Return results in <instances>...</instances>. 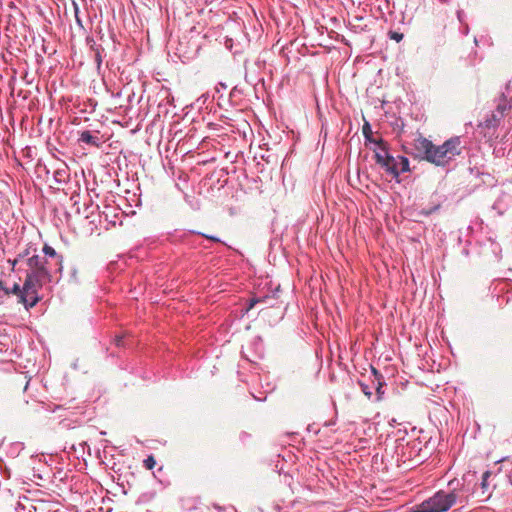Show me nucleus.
Here are the masks:
<instances>
[{"instance_id": "473e14b6", "label": "nucleus", "mask_w": 512, "mask_h": 512, "mask_svg": "<svg viewBox=\"0 0 512 512\" xmlns=\"http://www.w3.org/2000/svg\"><path fill=\"white\" fill-rule=\"evenodd\" d=\"M214 507H215L216 509H218V510H221V507H220V506H218V505H215Z\"/></svg>"}, {"instance_id": "9d476101", "label": "nucleus", "mask_w": 512, "mask_h": 512, "mask_svg": "<svg viewBox=\"0 0 512 512\" xmlns=\"http://www.w3.org/2000/svg\"><path fill=\"white\" fill-rule=\"evenodd\" d=\"M79 141L93 147H100V145L103 143L101 138L98 136V132L93 133L89 130H85L81 132Z\"/></svg>"}, {"instance_id": "7ed1b4c3", "label": "nucleus", "mask_w": 512, "mask_h": 512, "mask_svg": "<svg viewBox=\"0 0 512 512\" xmlns=\"http://www.w3.org/2000/svg\"><path fill=\"white\" fill-rule=\"evenodd\" d=\"M458 500V494L455 490L446 492L440 490L432 497L423 501L418 507L421 512H445L449 510Z\"/></svg>"}, {"instance_id": "1a4fd4ad", "label": "nucleus", "mask_w": 512, "mask_h": 512, "mask_svg": "<svg viewBox=\"0 0 512 512\" xmlns=\"http://www.w3.org/2000/svg\"><path fill=\"white\" fill-rule=\"evenodd\" d=\"M512 206V196L502 192L492 205V209L497 215H503Z\"/></svg>"}, {"instance_id": "a211bd4d", "label": "nucleus", "mask_w": 512, "mask_h": 512, "mask_svg": "<svg viewBox=\"0 0 512 512\" xmlns=\"http://www.w3.org/2000/svg\"><path fill=\"white\" fill-rule=\"evenodd\" d=\"M358 384L361 388V391L370 399L372 396V388L370 385L364 383L363 381L359 380Z\"/></svg>"}, {"instance_id": "5701e85b", "label": "nucleus", "mask_w": 512, "mask_h": 512, "mask_svg": "<svg viewBox=\"0 0 512 512\" xmlns=\"http://www.w3.org/2000/svg\"><path fill=\"white\" fill-rule=\"evenodd\" d=\"M155 464H156V461H155V459H154V457H153V456H148V457L144 460V466H145L147 469H149V470L153 469V468H154V466H155Z\"/></svg>"}, {"instance_id": "dca6fc26", "label": "nucleus", "mask_w": 512, "mask_h": 512, "mask_svg": "<svg viewBox=\"0 0 512 512\" xmlns=\"http://www.w3.org/2000/svg\"><path fill=\"white\" fill-rule=\"evenodd\" d=\"M53 177L57 183H59V184L65 183L67 180V177H68L67 170L66 169H57L54 172Z\"/></svg>"}, {"instance_id": "6ab92c4d", "label": "nucleus", "mask_w": 512, "mask_h": 512, "mask_svg": "<svg viewBox=\"0 0 512 512\" xmlns=\"http://www.w3.org/2000/svg\"><path fill=\"white\" fill-rule=\"evenodd\" d=\"M29 506L25 505L24 503H17V506L15 507V512H32V509H35L34 506L29 503Z\"/></svg>"}, {"instance_id": "ddd939ff", "label": "nucleus", "mask_w": 512, "mask_h": 512, "mask_svg": "<svg viewBox=\"0 0 512 512\" xmlns=\"http://www.w3.org/2000/svg\"><path fill=\"white\" fill-rule=\"evenodd\" d=\"M42 251L44 253V256L42 258H44L45 260H52L55 262L56 265H59V256L61 255L58 254L53 247L45 244Z\"/></svg>"}, {"instance_id": "4be33fe9", "label": "nucleus", "mask_w": 512, "mask_h": 512, "mask_svg": "<svg viewBox=\"0 0 512 512\" xmlns=\"http://www.w3.org/2000/svg\"><path fill=\"white\" fill-rule=\"evenodd\" d=\"M23 290H24V286L22 288H20L19 284L15 283L12 290L10 291V293L17 294L21 298V301L23 302V304L26 306V303L23 298V293H22Z\"/></svg>"}, {"instance_id": "c85d7f7f", "label": "nucleus", "mask_w": 512, "mask_h": 512, "mask_svg": "<svg viewBox=\"0 0 512 512\" xmlns=\"http://www.w3.org/2000/svg\"><path fill=\"white\" fill-rule=\"evenodd\" d=\"M462 15H463V11H458V12H457V16H458V19H459V21H460V22H462V21H463V19H462Z\"/></svg>"}, {"instance_id": "9b49d317", "label": "nucleus", "mask_w": 512, "mask_h": 512, "mask_svg": "<svg viewBox=\"0 0 512 512\" xmlns=\"http://www.w3.org/2000/svg\"><path fill=\"white\" fill-rule=\"evenodd\" d=\"M415 148L419 152L421 157L426 160L429 153H431L433 143L430 140L422 136H419L417 139H415Z\"/></svg>"}, {"instance_id": "bb28decb", "label": "nucleus", "mask_w": 512, "mask_h": 512, "mask_svg": "<svg viewBox=\"0 0 512 512\" xmlns=\"http://www.w3.org/2000/svg\"><path fill=\"white\" fill-rule=\"evenodd\" d=\"M438 208H439V205H437V206H435V207L431 208V209H430V210H428V211H425V212H424V214H425V215H430V214H431V213H433L434 211L438 210Z\"/></svg>"}, {"instance_id": "a878e982", "label": "nucleus", "mask_w": 512, "mask_h": 512, "mask_svg": "<svg viewBox=\"0 0 512 512\" xmlns=\"http://www.w3.org/2000/svg\"><path fill=\"white\" fill-rule=\"evenodd\" d=\"M114 342H115V345L116 346H121L122 345V342H123V337L122 336H116L115 339H114Z\"/></svg>"}, {"instance_id": "2f4dec72", "label": "nucleus", "mask_w": 512, "mask_h": 512, "mask_svg": "<svg viewBox=\"0 0 512 512\" xmlns=\"http://www.w3.org/2000/svg\"><path fill=\"white\" fill-rule=\"evenodd\" d=\"M411 512H421L420 508L417 506L413 511Z\"/></svg>"}, {"instance_id": "0eeeda50", "label": "nucleus", "mask_w": 512, "mask_h": 512, "mask_svg": "<svg viewBox=\"0 0 512 512\" xmlns=\"http://www.w3.org/2000/svg\"><path fill=\"white\" fill-rule=\"evenodd\" d=\"M86 43L93 53V58L96 63L97 70L100 71L104 57L106 56L105 49L101 44H97L92 37L86 38Z\"/></svg>"}, {"instance_id": "7c9ffc66", "label": "nucleus", "mask_w": 512, "mask_h": 512, "mask_svg": "<svg viewBox=\"0 0 512 512\" xmlns=\"http://www.w3.org/2000/svg\"><path fill=\"white\" fill-rule=\"evenodd\" d=\"M508 478H509L510 484L512 485V468H511V471L509 472Z\"/></svg>"}, {"instance_id": "4468645a", "label": "nucleus", "mask_w": 512, "mask_h": 512, "mask_svg": "<svg viewBox=\"0 0 512 512\" xmlns=\"http://www.w3.org/2000/svg\"><path fill=\"white\" fill-rule=\"evenodd\" d=\"M362 133H363V136L365 138V141L366 143H372V144H375L377 146V142L381 139H375L373 138V133H372V130H371V126L368 122H366L363 127H362Z\"/></svg>"}, {"instance_id": "f257e3e1", "label": "nucleus", "mask_w": 512, "mask_h": 512, "mask_svg": "<svg viewBox=\"0 0 512 512\" xmlns=\"http://www.w3.org/2000/svg\"><path fill=\"white\" fill-rule=\"evenodd\" d=\"M63 270V257L59 256V266L52 260L40 259L39 266L34 272H29L24 281L23 298L26 308H32L40 300L38 289L44 284L51 282L57 274L61 275Z\"/></svg>"}, {"instance_id": "c756f323", "label": "nucleus", "mask_w": 512, "mask_h": 512, "mask_svg": "<svg viewBox=\"0 0 512 512\" xmlns=\"http://www.w3.org/2000/svg\"><path fill=\"white\" fill-rule=\"evenodd\" d=\"M351 27H352V29H353L354 31H357V30H358V28H359L360 30H363V29H364L363 27L356 26V25H352V24H351Z\"/></svg>"}, {"instance_id": "20e7f679", "label": "nucleus", "mask_w": 512, "mask_h": 512, "mask_svg": "<svg viewBox=\"0 0 512 512\" xmlns=\"http://www.w3.org/2000/svg\"><path fill=\"white\" fill-rule=\"evenodd\" d=\"M373 151L376 164L392 179L399 182V171L397 170L398 157L395 158L389 153L387 143L383 139H380L377 142V148H374Z\"/></svg>"}, {"instance_id": "39448f33", "label": "nucleus", "mask_w": 512, "mask_h": 512, "mask_svg": "<svg viewBox=\"0 0 512 512\" xmlns=\"http://www.w3.org/2000/svg\"><path fill=\"white\" fill-rule=\"evenodd\" d=\"M40 259L41 256L37 254L36 246L29 244L22 251H19L15 259L9 260V263H11L13 269L18 266V269L25 268L26 272L29 273L37 270Z\"/></svg>"}, {"instance_id": "f3484780", "label": "nucleus", "mask_w": 512, "mask_h": 512, "mask_svg": "<svg viewBox=\"0 0 512 512\" xmlns=\"http://www.w3.org/2000/svg\"><path fill=\"white\" fill-rule=\"evenodd\" d=\"M268 299H269V296L253 297V298L249 299L246 310L247 311L251 310L252 308H254L259 303H266V301Z\"/></svg>"}, {"instance_id": "aec40b11", "label": "nucleus", "mask_w": 512, "mask_h": 512, "mask_svg": "<svg viewBox=\"0 0 512 512\" xmlns=\"http://www.w3.org/2000/svg\"><path fill=\"white\" fill-rule=\"evenodd\" d=\"M388 37L391 40H394L396 42H400V41L403 40L404 35H403V33L399 32V31L390 30L388 32Z\"/></svg>"}, {"instance_id": "6e6552de", "label": "nucleus", "mask_w": 512, "mask_h": 512, "mask_svg": "<svg viewBox=\"0 0 512 512\" xmlns=\"http://www.w3.org/2000/svg\"><path fill=\"white\" fill-rule=\"evenodd\" d=\"M445 148L446 154L449 156L450 161L462 152L461 138L458 136L452 137L442 144Z\"/></svg>"}, {"instance_id": "cd10ccee", "label": "nucleus", "mask_w": 512, "mask_h": 512, "mask_svg": "<svg viewBox=\"0 0 512 512\" xmlns=\"http://www.w3.org/2000/svg\"><path fill=\"white\" fill-rule=\"evenodd\" d=\"M75 17H76V21H77V23H78L79 25H82V24H81V20H80V18H79V16H78V7H77V6H75Z\"/></svg>"}, {"instance_id": "b1692460", "label": "nucleus", "mask_w": 512, "mask_h": 512, "mask_svg": "<svg viewBox=\"0 0 512 512\" xmlns=\"http://www.w3.org/2000/svg\"><path fill=\"white\" fill-rule=\"evenodd\" d=\"M196 234L210 240V241H213V242H216V243H223L220 238L216 237V236H213V235H208V234H205V233H201V232H195Z\"/></svg>"}, {"instance_id": "2eb2a0df", "label": "nucleus", "mask_w": 512, "mask_h": 512, "mask_svg": "<svg viewBox=\"0 0 512 512\" xmlns=\"http://www.w3.org/2000/svg\"><path fill=\"white\" fill-rule=\"evenodd\" d=\"M399 175L410 170L409 160L405 156H398V169Z\"/></svg>"}, {"instance_id": "f8f14e48", "label": "nucleus", "mask_w": 512, "mask_h": 512, "mask_svg": "<svg viewBox=\"0 0 512 512\" xmlns=\"http://www.w3.org/2000/svg\"><path fill=\"white\" fill-rule=\"evenodd\" d=\"M374 379L372 380L373 388L376 390V401L382 400V396L384 394L383 386H384V380L383 376L375 369L372 368L371 370Z\"/></svg>"}, {"instance_id": "393cba45", "label": "nucleus", "mask_w": 512, "mask_h": 512, "mask_svg": "<svg viewBox=\"0 0 512 512\" xmlns=\"http://www.w3.org/2000/svg\"><path fill=\"white\" fill-rule=\"evenodd\" d=\"M0 291H2L3 295H5V296L10 294V290L4 287L2 281H0Z\"/></svg>"}, {"instance_id": "f03ea898", "label": "nucleus", "mask_w": 512, "mask_h": 512, "mask_svg": "<svg viewBox=\"0 0 512 512\" xmlns=\"http://www.w3.org/2000/svg\"><path fill=\"white\" fill-rule=\"evenodd\" d=\"M510 85V82L506 85V92L501 94L495 111L478 125L480 129H487L488 133H490V131H494L496 127L500 125L501 120L505 118H507L508 125L512 126V96L510 95Z\"/></svg>"}, {"instance_id": "423d86ee", "label": "nucleus", "mask_w": 512, "mask_h": 512, "mask_svg": "<svg viewBox=\"0 0 512 512\" xmlns=\"http://www.w3.org/2000/svg\"><path fill=\"white\" fill-rule=\"evenodd\" d=\"M426 160L437 166H445L450 162L449 156L446 154L445 148H442V145L436 146L434 144L433 148L431 149V153H429Z\"/></svg>"}, {"instance_id": "412c9836", "label": "nucleus", "mask_w": 512, "mask_h": 512, "mask_svg": "<svg viewBox=\"0 0 512 512\" xmlns=\"http://www.w3.org/2000/svg\"><path fill=\"white\" fill-rule=\"evenodd\" d=\"M491 476L490 471H485L482 475L480 486L483 489V492L487 491L488 489V478Z\"/></svg>"}]
</instances>
